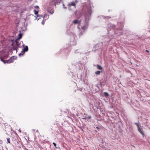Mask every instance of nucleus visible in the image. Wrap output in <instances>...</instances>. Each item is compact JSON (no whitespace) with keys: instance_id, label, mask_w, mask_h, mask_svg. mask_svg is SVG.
<instances>
[{"instance_id":"obj_1","label":"nucleus","mask_w":150,"mask_h":150,"mask_svg":"<svg viewBox=\"0 0 150 150\" xmlns=\"http://www.w3.org/2000/svg\"><path fill=\"white\" fill-rule=\"evenodd\" d=\"M60 0H51L50 4L52 7L55 6L57 4L60 3Z\"/></svg>"},{"instance_id":"obj_2","label":"nucleus","mask_w":150,"mask_h":150,"mask_svg":"<svg viewBox=\"0 0 150 150\" xmlns=\"http://www.w3.org/2000/svg\"><path fill=\"white\" fill-rule=\"evenodd\" d=\"M0 59L1 61L3 62L4 63H10L13 62L14 57H11L9 60H4L1 57H0Z\"/></svg>"},{"instance_id":"obj_3","label":"nucleus","mask_w":150,"mask_h":150,"mask_svg":"<svg viewBox=\"0 0 150 150\" xmlns=\"http://www.w3.org/2000/svg\"><path fill=\"white\" fill-rule=\"evenodd\" d=\"M91 14V12L90 11H88L86 12L85 15V21L86 22H88L89 21Z\"/></svg>"},{"instance_id":"obj_4","label":"nucleus","mask_w":150,"mask_h":150,"mask_svg":"<svg viewBox=\"0 0 150 150\" xmlns=\"http://www.w3.org/2000/svg\"><path fill=\"white\" fill-rule=\"evenodd\" d=\"M68 7L69 9L71 7V6H73L75 7L76 6V4L74 2H71V3H69L68 4Z\"/></svg>"},{"instance_id":"obj_5","label":"nucleus","mask_w":150,"mask_h":150,"mask_svg":"<svg viewBox=\"0 0 150 150\" xmlns=\"http://www.w3.org/2000/svg\"><path fill=\"white\" fill-rule=\"evenodd\" d=\"M86 25L84 26H82L81 27V29L83 30H85L87 29L88 25V22H86Z\"/></svg>"},{"instance_id":"obj_6","label":"nucleus","mask_w":150,"mask_h":150,"mask_svg":"<svg viewBox=\"0 0 150 150\" xmlns=\"http://www.w3.org/2000/svg\"><path fill=\"white\" fill-rule=\"evenodd\" d=\"M28 49V47L27 46H26V47L24 48L22 50V52H27Z\"/></svg>"},{"instance_id":"obj_7","label":"nucleus","mask_w":150,"mask_h":150,"mask_svg":"<svg viewBox=\"0 0 150 150\" xmlns=\"http://www.w3.org/2000/svg\"><path fill=\"white\" fill-rule=\"evenodd\" d=\"M137 129L138 131L143 136L144 135V134L143 132H142V131L141 130L139 127H137Z\"/></svg>"},{"instance_id":"obj_8","label":"nucleus","mask_w":150,"mask_h":150,"mask_svg":"<svg viewBox=\"0 0 150 150\" xmlns=\"http://www.w3.org/2000/svg\"><path fill=\"white\" fill-rule=\"evenodd\" d=\"M101 71H98L95 72V74L97 75H99L100 74L101 72H102Z\"/></svg>"},{"instance_id":"obj_9","label":"nucleus","mask_w":150,"mask_h":150,"mask_svg":"<svg viewBox=\"0 0 150 150\" xmlns=\"http://www.w3.org/2000/svg\"><path fill=\"white\" fill-rule=\"evenodd\" d=\"M97 69H99L100 70L99 71H102V68L101 66H97Z\"/></svg>"},{"instance_id":"obj_10","label":"nucleus","mask_w":150,"mask_h":150,"mask_svg":"<svg viewBox=\"0 0 150 150\" xmlns=\"http://www.w3.org/2000/svg\"><path fill=\"white\" fill-rule=\"evenodd\" d=\"M73 23L74 24H76L78 23V21L77 20H76L73 21Z\"/></svg>"},{"instance_id":"obj_11","label":"nucleus","mask_w":150,"mask_h":150,"mask_svg":"<svg viewBox=\"0 0 150 150\" xmlns=\"http://www.w3.org/2000/svg\"><path fill=\"white\" fill-rule=\"evenodd\" d=\"M34 13H35V15H37V14H38V11H37L35 10H34Z\"/></svg>"},{"instance_id":"obj_12","label":"nucleus","mask_w":150,"mask_h":150,"mask_svg":"<svg viewBox=\"0 0 150 150\" xmlns=\"http://www.w3.org/2000/svg\"><path fill=\"white\" fill-rule=\"evenodd\" d=\"M22 34L20 33L19 35V37L18 38V39H20L22 38Z\"/></svg>"},{"instance_id":"obj_13","label":"nucleus","mask_w":150,"mask_h":150,"mask_svg":"<svg viewBox=\"0 0 150 150\" xmlns=\"http://www.w3.org/2000/svg\"><path fill=\"white\" fill-rule=\"evenodd\" d=\"M7 140L8 143H10V138H7Z\"/></svg>"},{"instance_id":"obj_14","label":"nucleus","mask_w":150,"mask_h":150,"mask_svg":"<svg viewBox=\"0 0 150 150\" xmlns=\"http://www.w3.org/2000/svg\"><path fill=\"white\" fill-rule=\"evenodd\" d=\"M104 95L106 96H108V93L105 92L104 93Z\"/></svg>"},{"instance_id":"obj_15","label":"nucleus","mask_w":150,"mask_h":150,"mask_svg":"<svg viewBox=\"0 0 150 150\" xmlns=\"http://www.w3.org/2000/svg\"><path fill=\"white\" fill-rule=\"evenodd\" d=\"M35 8L36 9H39V7L38 6H35Z\"/></svg>"},{"instance_id":"obj_16","label":"nucleus","mask_w":150,"mask_h":150,"mask_svg":"<svg viewBox=\"0 0 150 150\" xmlns=\"http://www.w3.org/2000/svg\"><path fill=\"white\" fill-rule=\"evenodd\" d=\"M134 124L137 126V127H139L138 124L137 123H135Z\"/></svg>"},{"instance_id":"obj_17","label":"nucleus","mask_w":150,"mask_h":150,"mask_svg":"<svg viewBox=\"0 0 150 150\" xmlns=\"http://www.w3.org/2000/svg\"><path fill=\"white\" fill-rule=\"evenodd\" d=\"M53 144H54V146L56 147V144L54 142V143H53Z\"/></svg>"},{"instance_id":"obj_18","label":"nucleus","mask_w":150,"mask_h":150,"mask_svg":"<svg viewBox=\"0 0 150 150\" xmlns=\"http://www.w3.org/2000/svg\"><path fill=\"white\" fill-rule=\"evenodd\" d=\"M13 50H17V48H13Z\"/></svg>"},{"instance_id":"obj_19","label":"nucleus","mask_w":150,"mask_h":150,"mask_svg":"<svg viewBox=\"0 0 150 150\" xmlns=\"http://www.w3.org/2000/svg\"><path fill=\"white\" fill-rule=\"evenodd\" d=\"M18 131H19V132H20V133H21V130L20 129H19Z\"/></svg>"},{"instance_id":"obj_20","label":"nucleus","mask_w":150,"mask_h":150,"mask_svg":"<svg viewBox=\"0 0 150 150\" xmlns=\"http://www.w3.org/2000/svg\"><path fill=\"white\" fill-rule=\"evenodd\" d=\"M96 128L98 129H99V128L98 127H96Z\"/></svg>"},{"instance_id":"obj_21","label":"nucleus","mask_w":150,"mask_h":150,"mask_svg":"<svg viewBox=\"0 0 150 150\" xmlns=\"http://www.w3.org/2000/svg\"><path fill=\"white\" fill-rule=\"evenodd\" d=\"M44 21H42V24H44Z\"/></svg>"},{"instance_id":"obj_22","label":"nucleus","mask_w":150,"mask_h":150,"mask_svg":"<svg viewBox=\"0 0 150 150\" xmlns=\"http://www.w3.org/2000/svg\"><path fill=\"white\" fill-rule=\"evenodd\" d=\"M146 51L147 52H149V51L148 50H146Z\"/></svg>"},{"instance_id":"obj_23","label":"nucleus","mask_w":150,"mask_h":150,"mask_svg":"<svg viewBox=\"0 0 150 150\" xmlns=\"http://www.w3.org/2000/svg\"><path fill=\"white\" fill-rule=\"evenodd\" d=\"M36 131L37 132H38V130H37Z\"/></svg>"},{"instance_id":"obj_24","label":"nucleus","mask_w":150,"mask_h":150,"mask_svg":"<svg viewBox=\"0 0 150 150\" xmlns=\"http://www.w3.org/2000/svg\"><path fill=\"white\" fill-rule=\"evenodd\" d=\"M88 118H91V117L90 116V117H89Z\"/></svg>"},{"instance_id":"obj_25","label":"nucleus","mask_w":150,"mask_h":150,"mask_svg":"<svg viewBox=\"0 0 150 150\" xmlns=\"http://www.w3.org/2000/svg\"><path fill=\"white\" fill-rule=\"evenodd\" d=\"M16 44H17V45H18V44L17 43V42H16Z\"/></svg>"},{"instance_id":"obj_26","label":"nucleus","mask_w":150,"mask_h":150,"mask_svg":"<svg viewBox=\"0 0 150 150\" xmlns=\"http://www.w3.org/2000/svg\"><path fill=\"white\" fill-rule=\"evenodd\" d=\"M53 13V12H52H52H51V13Z\"/></svg>"},{"instance_id":"obj_27","label":"nucleus","mask_w":150,"mask_h":150,"mask_svg":"<svg viewBox=\"0 0 150 150\" xmlns=\"http://www.w3.org/2000/svg\"><path fill=\"white\" fill-rule=\"evenodd\" d=\"M37 16L38 17V15H37Z\"/></svg>"}]
</instances>
